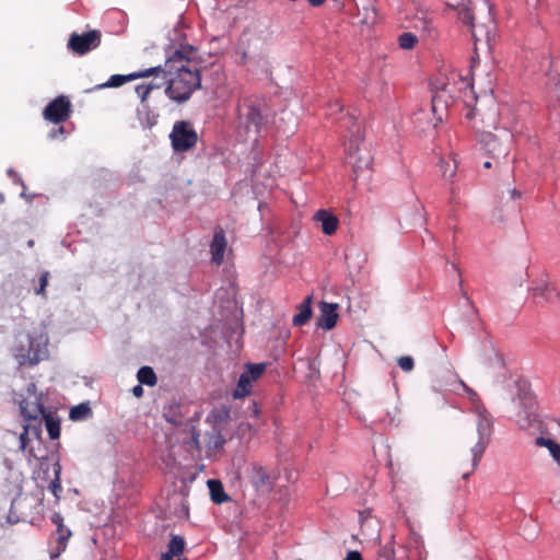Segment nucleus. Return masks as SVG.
<instances>
[{
  "instance_id": "f257e3e1",
  "label": "nucleus",
  "mask_w": 560,
  "mask_h": 560,
  "mask_svg": "<svg viewBox=\"0 0 560 560\" xmlns=\"http://www.w3.org/2000/svg\"><path fill=\"white\" fill-rule=\"evenodd\" d=\"M153 72L154 79L148 84H140L136 88L137 95L142 102L154 89L166 84L165 93L178 103L187 101L192 92L200 86V74L195 63L176 51L164 63Z\"/></svg>"
},
{
  "instance_id": "f03ea898",
  "label": "nucleus",
  "mask_w": 560,
  "mask_h": 560,
  "mask_svg": "<svg viewBox=\"0 0 560 560\" xmlns=\"http://www.w3.org/2000/svg\"><path fill=\"white\" fill-rule=\"evenodd\" d=\"M48 335L44 328H34L15 336L12 355L19 365H36L48 357Z\"/></svg>"
},
{
  "instance_id": "7ed1b4c3",
  "label": "nucleus",
  "mask_w": 560,
  "mask_h": 560,
  "mask_svg": "<svg viewBox=\"0 0 560 560\" xmlns=\"http://www.w3.org/2000/svg\"><path fill=\"white\" fill-rule=\"evenodd\" d=\"M460 386L466 393L470 404L471 413L476 417V428L478 439L475 445L470 448L472 470L477 467L480 462L492 434L493 430V417L489 410L485 407L477 393L469 388L464 382H460Z\"/></svg>"
},
{
  "instance_id": "20e7f679",
  "label": "nucleus",
  "mask_w": 560,
  "mask_h": 560,
  "mask_svg": "<svg viewBox=\"0 0 560 560\" xmlns=\"http://www.w3.org/2000/svg\"><path fill=\"white\" fill-rule=\"evenodd\" d=\"M432 109L443 110L455 98L466 96L468 93L474 97V89L468 78L452 71L448 74H441L433 82Z\"/></svg>"
},
{
  "instance_id": "39448f33",
  "label": "nucleus",
  "mask_w": 560,
  "mask_h": 560,
  "mask_svg": "<svg viewBox=\"0 0 560 560\" xmlns=\"http://www.w3.org/2000/svg\"><path fill=\"white\" fill-rule=\"evenodd\" d=\"M345 145L347 162L352 166L357 179L365 177L371 171L372 155L364 143L363 131L359 125L353 126Z\"/></svg>"
},
{
  "instance_id": "423d86ee",
  "label": "nucleus",
  "mask_w": 560,
  "mask_h": 560,
  "mask_svg": "<svg viewBox=\"0 0 560 560\" xmlns=\"http://www.w3.org/2000/svg\"><path fill=\"white\" fill-rule=\"evenodd\" d=\"M536 401L528 390H522L512 402V419L521 430H538L539 416Z\"/></svg>"
},
{
  "instance_id": "0eeeda50",
  "label": "nucleus",
  "mask_w": 560,
  "mask_h": 560,
  "mask_svg": "<svg viewBox=\"0 0 560 560\" xmlns=\"http://www.w3.org/2000/svg\"><path fill=\"white\" fill-rule=\"evenodd\" d=\"M514 136L508 129H498L495 133L485 132L480 142L486 151L494 159H505L511 150Z\"/></svg>"
},
{
  "instance_id": "6e6552de",
  "label": "nucleus",
  "mask_w": 560,
  "mask_h": 560,
  "mask_svg": "<svg viewBox=\"0 0 560 560\" xmlns=\"http://www.w3.org/2000/svg\"><path fill=\"white\" fill-rule=\"evenodd\" d=\"M267 119L261 106L255 103H245L240 108L238 124L248 138H256Z\"/></svg>"
},
{
  "instance_id": "1a4fd4ad",
  "label": "nucleus",
  "mask_w": 560,
  "mask_h": 560,
  "mask_svg": "<svg viewBox=\"0 0 560 560\" xmlns=\"http://www.w3.org/2000/svg\"><path fill=\"white\" fill-rule=\"evenodd\" d=\"M23 429L20 435V448L27 454L30 458L37 460L44 459L46 450L38 435V428L32 423H25Z\"/></svg>"
},
{
  "instance_id": "9d476101",
  "label": "nucleus",
  "mask_w": 560,
  "mask_h": 560,
  "mask_svg": "<svg viewBox=\"0 0 560 560\" xmlns=\"http://www.w3.org/2000/svg\"><path fill=\"white\" fill-rule=\"evenodd\" d=\"M173 149L175 151H187L192 148L198 140L197 132L186 121H177L170 135Z\"/></svg>"
},
{
  "instance_id": "9b49d317",
  "label": "nucleus",
  "mask_w": 560,
  "mask_h": 560,
  "mask_svg": "<svg viewBox=\"0 0 560 560\" xmlns=\"http://www.w3.org/2000/svg\"><path fill=\"white\" fill-rule=\"evenodd\" d=\"M265 370V363H248L244 372L241 374L235 389L233 390V397L238 399L249 395L253 383L262 375Z\"/></svg>"
},
{
  "instance_id": "f8f14e48",
  "label": "nucleus",
  "mask_w": 560,
  "mask_h": 560,
  "mask_svg": "<svg viewBox=\"0 0 560 560\" xmlns=\"http://www.w3.org/2000/svg\"><path fill=\"white\" fill-rule=\"evenodd\" d=\"M21 415L25 419V421H39L40 418L44 417V409L39 401L38 396L36 395V388L34 384H31L27 387V396L26 398L19 399L16 398Z\"/></svg>"
},
{
  "instance_id": "ddd939ff",
  "label": "nucleus",
  "mask_w": 560,
  "mask_h": 560,
  "mask_svg": "<svg viewBox=\"0 0 560 560\" xmlns=\"http://www.w3.org/2000/svg\"><path fill=\"white\" fill-rule=\"evenodd\" d=\"M101 42V34L97 31H91L83 35H71L68 46L71 50L79 55L86 54L88 51L96 48Z\"/></svg>"
},
{
  "instance_id": "4468645a",
  "label": "nucleus",
  "mask_w": 560,
  "mask_h": 560,
  "mask_svg": "<svg viewBox=\"0 0 560 560\" xmlns=\"http://www.w3.org/2000/svg\"><path fill=\"white\" fill-rule=\"evenodd\" d=\"M405 18L411 20L413 28L421 31L430 28L431 15L418 0H412V3L405 10Z\"/></svg>"
},
{
  "instance_id": "2eb2a0df",
  "label": "nucleus",
  "mask_w": 560,
  "mask_h": 560,
  "mask_svg": "<svg viewBox=\"0 0 560 560\" xmlns=\"http://www.w3.org/2000/svg\"><path fill=\"white\" fill-rule=\"evenodd\" d=\"M70 102L65 96H59L47 105L44 117L55 124L63 121L70 114Z\"/></svg>"
},
{
  "instance_id": "dca6fc26",
  "label": "nucleus",
  "mask_w": 560,
  "mask_h": 560,
  "mask_svg": "<svg viewBox=\"0 0 560 560\" xmlns=\"http://www.w3.org/2000/svg\"><path fill=\"white\" fill-rule=\"evenodd\" d=\"M319 316L317 318V326L325 330L332 329L339 318L337 303L320 302L318 305Z\"/></svg>"
},
{
  "instance_id": "f3484780",
  "label": "nucleus",
  "mask_w": 560,
  "mask_h": 560,
  "mask_svg": "<svg viewBox=\"0 0 560 560\" xmlns=\"http://www.w3.org/2000/svg\"><path fill=\"white\" fill-rule=\"evenodd\" d=\"M439 112L440 110L433 112L432 105L427 106L425 108L421 107V108L415 110L413 112V122H415L416 127L420 131H427L429 128L435 127L442 120V116L441 115L438 116Z\"/></svg>"
},
{
  "instance_id": "a211bd4d",
  "label": "nucleus",
  "mask_w": 560,
  "mask_h": 560,
  "mask_svg": "<svg viewBox=\"0 0 560 560\" xmlns=\"http://www.w3.org/2000/svg\"><path fill=\"white\" fill-rule=\"evenodd\" d=\"M51 522L56 525L57 533V550L51 552L50 557L56 558L67 548V542L71 537V530L63 524V517L59 513L51 515Z\"/></svg>"
},
{
  "instance_id": "6ab92c4d",
  "label": "nucleus",
  "mask_w": 560,
  "mask_h": 560,
  "mask_svg": "<svg viewBox=\"0 0 560 560\" xmlns=\"http://www.w3.org/2000/svg\"><path fill=\"white\" fill-rule=\"evenodd\" d=\"M313 219L319 225L322 232L326 235L334 234L339 225L338 218L325 209L316 211Z\"/></svg>"
},
{
  "instance_id": "aec40b11",
  "label": "nucleus",
  "mask_w": 560,
  "mask_h": 560,
  "mask_svg": "<svg viewBox=\"0 0 560 560\" xmlns=\"http://www.w3.org/2000/svg\"><path fill=\"white\" fill-rule=\"evenodd\" d=\"M470 2L471 0H446V4L450 8H453L457 10L459 18L462 21L468 25H470L472 28H475V25L472 23L474 16L470 9ZM474 36H477V33L475 30H472Z\"/></svg>"
},
{
  "instance_id": "412c9836",
  "label": "nucleus",
  "mask_w": 560,
  "mask_h": 560,
  "mask_svg": "<svg viewBox=\"0 0 560 560\" xmlns=\"http://www.w3.org/2000/svg\"><path fill=\"white\" fill-rule=\"evenodd\" d=\"M156 69L158 68H149L147 70L133 72L128 75L114 74L109 78V80L106 83L102 84L101 86L102 88H118L128 81L139 79V78H148V77L152 75Z\"/></svg>"
},
{
  "instance_id": "4be33fe9",
  "label": "nucleus",
  "mask_w": 560,
  "mask_h": 560,
  "mask_svg": "<svg viewBox=\"0 0 560 560\" xmlns=\"http://www.w3.org/2000/svg\"><path fill=\"white\" fill-rule=\"evenodd\" d=\"M226 246L228 244L224 233L222 231L215 232L210 244V253L212 256V260L215 264H221L223 261L226 252Z\"/></svg>"
},
{
  "instance_id": "5701e85b",
  "label": "nucleus",
  "mask_w": 560,
  "mask_h": 560,
  "mask_svg": "<svg viewBox=\"0 0 560 560\" xmlns=\"http://www.w3.org/2000/svg\"><path fill=\"white\" fill-rule=\"evenodd\" d=\"M249 478L250 482L258 489H265L271 485L270 474L258 465L252 467Z\"/></svg>"
},
{
  "instance_id": "b1692460",
  "label": "nucleus",
  "mask_w": 560,
  "mask_h": 560,
  "mask_svg": "<svg viewBox=\"0 0 560 560\" xmlns=\"http://www.w3.org/2000/svg\"><path fill=\"white\" fill-rule=\"evenodd\" d=\"M312 316V296H307L299 306L298 313L293 316V325L303 326Z\"/></svg>"
},
{
  "instance_id": "393cba45",
  "label": "nucleus",
  "mask_w": 560,
  "mask_h": 560,
  "mask_svg": "<svg viewBox=\"0 0 560 560\" xmlns=\"http://www.w3.org/2000/svg\"><path fill=\"white\" fill-rule=\"evenodd\" d=\"M535 443L537 446L548 450L549 455L560 468V443L556 442L550 438L544 436L537 438Z\"/></svg>"
},
{
  "instance_id": "a878e982",
  "label": "nucleus",
  "mask_w": 560,
  "mask_h": 560,
  "mask_svg": "<svg viewBox=\"0 0 560 560\" xmlns=\"http://www.w3.org/2000/svg\"><path fill=\"white\" fill-rule=\"evenodd\" d=\"M208 488L210 491L211 500L214 503L221 504L229 500V495L225 493L221 481L215 479L208 480Z\"/></svg>"
},
{
  "instance_id": "bb28decb",
  "label": "nucleus",
  "mask_w": 560,
  "mask_h": 560,
  "mask_svg": "<svg viewBox=\"0 0 560 560\" xmlns=\"http://www.w3.org/2000/svg\"><path fill=\"white\" fill-rule=\"evenodd\" d=\"M52 471H54V479L50 482L49 489L51 493L55 495L57 500L60 499L61 493V481H60V472H61V466L58 462L52 464Z\"/></svg>"
},
{
  "instance_id": "cd10ccee",
  "label": "nucleus",
  "mask_w": 560,
  "mask_h": 560,
  "mask_svg": "<svg viewBox=\"0 0 560 560\" xmlns=\"http://www.w3.org/2000/svg\"><path fill=\"white\" fill-rule=\"evenodd\" d=\"M360 23L364 25H373L377 21L376 9L372 5L363 7L362 11H359Z\"/></svg>"
},
{
  "instance_id": "c85d7f7f",
  "label": "nucleus",
  "mask_w": 560,
  "mask_h": 560,
  "mask_svg": "<svg viewBox=\"0 0 560 560\" xmlns=\"http://www.w3.org/2000/svg\"><path fill=\"white\" fill-rule=\"evenodd\" d=\"M91 413V408L89 404H80L78 406H74L70 410V419L74 421L84 420L86 419Z\"/></svg>"
},
{
  "instance_id": "c756f323",
  "label": "nucleus",
  "mask_w": 560,
  "mask_h": 560,
  "mask_svg": "<svg viewBox=\"0 0 560 560\" xmlns=\"http://www.w3.org/2000/svg\"><path fill=\"white\" fill-rule=\"evenodd\" d=\"M553 293V288L547 284L537 285L533 289V295L539 303L548 301Z\"/></svg>"
},
{
  "instance_id": "7c9ffc66",
  "label": "nucleus",
  "mask_w": 560,
  "mask_h": 560,
  "mask_svg": "<svg viewBox=\"0 0 560 560\" xmlns=\"http://www.w3.org/2000/svg\"><path fill=\"white\" fill-rule=\"evenodd\" d=\"M137 377H138V381L141 383V384H145V385H154L156 383V376H155V373L154 371L149 368V366H143L141 368L139 371H138V374H137Z\"/></svg>"
},
{
  "instance_id": "2f4dec72",
  "label": "nucleus",
  "mask_w": 560,
  "mask_h": 560,
  "mask_svg": "<svg viewBox=\"0 0 560 560\" xmlns=\"http://www.w3.org/2000/svg\"><path fill=\"white\" fill-rule=\"evenodd\" d=\"M417 44H418V37L410 32L402 33L398 37V45L401 49H405V50L413 49Z\"/></svg>"
},
{
  "instance_id": "473e14b6",
  "label": "nucleus",
  "mask_w": 560,
  "mask_h": 560,
  "mask_svg": "<svg viewBox=\"0 0 560 560\" xmlns=\"http://www.w3.org/2000/svg\"><path fill=\"white\" fill-rule=\"evenodd\" d=\"M139 120L142 127L152 128L158 122V115L147 108L138 112Z\"/></svg>"
},
{
  "instance_id": "72a5a7b5",
  "label": "nucleus",
  "mask_w": 560,
  "mask_h": 560,
  "mask_svg": "<svg viewBox=\"0 0 560 560\" xmlns=\"http://www.w3.org/2000/svg\"><path fill=\"white\" fill-rule=\"evenodd\" d=\"M440 168H441L442 175L445 178L452 179L457 172V162H456V160H452V161L442 160L440 162Z\"/></svg>"
},
{
  "instance_id": "f704fd0d",
  "label": "nucleus",
  "mask_w": 560,
  "mask_h": 560,
  "mask_svg": "<svg viewBox=\"0 0 560 560\" xmlns=\"http://www.w3.org/2000/svg\"><path fill=\"white\" fill-rule=\"evenodd\" d=\"M184 539L179 536H174L168 544V550H171L172 553L179 556L184 550Z\"/></svg>"
},
{
  "instance_id": "c9c22d12",
  "label": "nucleus",
  "mask_w": 560,
  "mask_h": 560,
  "mask_svg": "<svg viewBox=\"0 0 560 560\" xmlns=\"http://www.w3.org/2000/svg\"><path fill=\"white\" fill-rule=\"evenodd\" d=\"M44 418H45L46 429L48 431L50 439H57L60 434L59 424L51 418H48V417H44Z\"/></svg>"
},
{
  "instance_id": "e433bc0d",
  "label": "nucleus",
  "mask_w": 560,
  "mask_h": 560,
  "mask_svg": "<svg viewBox=\"0 0 560 560\" xmlns=\"http://www.w3.org/2000/svg\"><path fill=\"white\" fill-rule=\"evenodd\" d=\"M398 365L401 370L410 372L413 369V360L411 357H401L398 360Z\"/></svg>"
},
{
  "instance_id": "4c0bfd02",
  "label": "nucleus",
  "mask_w": 560,
  "mask_h": 560,
  "mask_svg": "<svg viewBox=\"0 0 560 560\" xmlns=\"http://www.w3.org/2000/svg\"><path fill=\"white\" fill-rule=\"evenodd\" d=\"M47 281H48V272H45L40 277L39 288L36 290L37 294H40V293H43L45 291V288L47 285Z\"/></svg>"
},
{
  "instance_id": "58836bf2",
  "label": "nucleus",
  "mask_w": 560,
  "mask_h": 560,
  "mask_svg": "<svg viewBox=\"0 0 560 560\" xmlns=\"http://www.w3.org/2000/svg\"><path fill=\"white\" fill-rule=\"evenodd\" d=\"M343 560H362V557L358 551H350Z\"/></svg>"
},
{
  "instance_id": "ea45409f",
  "label": "nucleus",
  "mask_w": 560,
  "mask_h": 560,
  "mask_svg": "<svg viewBox=\"0 0 560 560\" xmlns=\"http://www.w3.org/2000/svg\"><path fill=\"white\" fill-rule=\"evenodd\" d=\"M63 133V127H58L57 129L52 130L50 133H49V137L51 139H56L58 136H61Z\"/></svg>"
},
{
  "instance_id": "a19ab883",
  "label": "nucleus",
  "mask_w": 560,
  "mask_h": 560,
  "mask_svg": "<svg viewBox=\"0 0 560 560\" xmlns=\"http://www.w3.org/2000/svg\"><path fill=\"white\" fill-rule=\"evenodd\" d=\"M176 556L177 555L172 553L171 550L167 549L166 552L162 553L161 560H173V558L176 557Z\"/></svg>"
},
{
  "instance_id": "79ce46f5",
  "label": "nucleus",
  "mask_w": 560,
  "mask_h": 560,
  "mask_svg": "<svg viewBox=\"0 0 560 560\" xmlns=\"http://www.w3.org/2000/svg\"><path fill=\"white\" fill-rule=\"evenodd\" d=\"M510 197L513 199L520 198L521 194L516 189L509 190Z\"/></svg>"
},
{
  "instance_id": "37998d69",
  "label": "nucleus",
  "mask_w": 560,
  "mask_h": 560,
  "mask_svg": "<svg viewBox=\"0 0 560 560\" xmlns=\"http://www.w3.org/2000/svg\"><path fill=\"white\" fill-rule=\"evenodd\" d=\"M310 4L317 7L324 3L325 0H307Z\"/></svg>"
},
{
  "instance_id": "c03bdc74",
  "label": "nucleus",
  "mask_w": 560,
  "mask_h": 560,
  "mask_svg": "<svg viewBox=\"0 0 560 560\" xmlns=\"http://www.w3.org/2000/svg\"><path fill=\"white\" fill-rule=\"evenodd\" d=\"M132 392L136 396H140L142 394V387L138 385V386L133 387Z\"/></svg>"
},
{
  "instance_id": "a18cd8bd",
  "label": "nucleus",
  "mask_w": 560,
  "mask_h": 560,
  "mask_svg": "<svg viewBox=\"0 0 560 560\" xmlns=\"http://www.w3.org/2000/svg\"><path fill=\"white\" fill-rule=\"evenodd\" d=\"M483 166H485L486 168H489V167H491V163H490V162H485V163H483Z\"/></svg>"
},
{
  "instance_id": "49530a36",
  "label": "nucleus",
  "mask_w": 560,
  "mask_h": 560,
  "mask_svg": "<svg viewBox=\"0 0 560 560\" xmlns=\"http://www.w3.org/2000/svg\"><path fill=\"white\" fill-rule=\"evenodd\" d=\"M2 200H3V197H2V196H0V201H2Z\"/></svg>"
},
{
  "instance_id": "de8ad7c7",
  "label": "nucleus",
  "mask_w": 560,
  "mask_h": 560,
  "mask_svg": "<svg viewBox=\"0 0 560 560\" xmlns=\"http://www.w3.org/2000/svg\"><path fill=\"white\" fill-rule=\"evenodd\" d=\"M178 560H186V559H178Z\"/></svg>"
}]
</instances>
